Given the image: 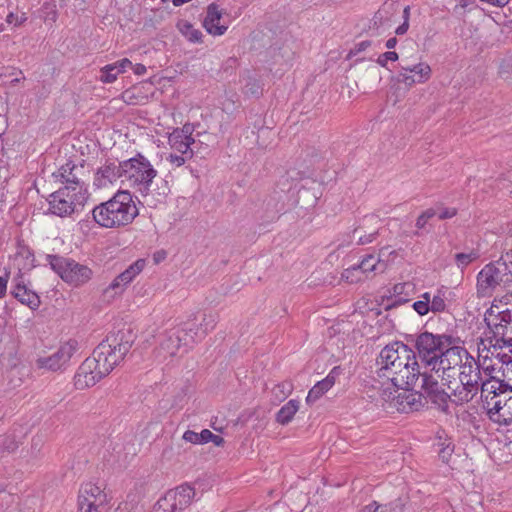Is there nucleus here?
Listing matches in <instances>:
<instances>
[{
    "instance_id": "1",
    "label": "nucleus",
    "mask_w": 512,
    "mask_h": 512,
    "mask_svg": "<svg viewBox=\"0 0 512 512\" xmlns=\"http://www.w3.org/2000/svg\"><path fill=\"white\" fill-rule=\"evenodd\" d=\"M136 340L133 329L122 324L113 329L79 366L75 376L76 389L83 390L94 386L124 360Z\"/></svg>"
},
{
    "instance_id": "2",
    "label": "nucleus",
    "mask_w": 512,
    "mask_h": 512,
    "mask_svg": "<svg viewBox=\"0 0 512 512\" xmlns=\"http://www.w3.org/2000/svg\"><path fill=\"white\" fill-rule=\"evenodd\" d=\"M132 194L119 190L106 202L100 203L92 210L94 221L103 228L118 229L131 224L138 216Z\"/></svg>"
},
{
    "instance_id": "3",
    "label": "nucleus",
    "mask_w": 512,
    "mask_h": 512,
    "mask_svg": "<svg viewBox=\"0 0 512 512\" xmlns=\"http://www.w3.org/2000/svg\"><path fill=\"white\" fill-rule=\"evenodd\" d=\"M410 361L417 366L416 352L408 345L400 342L389 344L381 350L376 360L378 376L391 381L395 376L394 372L403 369Z\"/></svg>"
},
{
    "instance_id": "4",
    "label": "nucleus",
    "mask_w": 512,
    "mask_h": 512,
    "mask_svg": "<svg viewBox=\"0 0 512 512\" xmlns=\"http://www.w3.org/2000/svg\"><path fill=\"white\" fill-rule=\"evenodd\" d=\"M512 283V270L504 261L498 260L486 264L477 275L478 297L491 296L498 286H509Z\"/></svg>"
},
{
    "instance_id": "5",
    "label": "nucleus",
    "mask_w": 512,
    "mask_h": 512,
    "mask_svg": "<svg viewBox=\"0 0 512 512\" xmlns=\"http://www.w3.org/2000/svg\"><path fill=\"white\" fill-rule=\"evenodd\" d=\"M124 179L132 186H138L143 195H148L153 180L157 176V170L150 161L142 154L137 153L134 157L124 161Z\"/></svg>"
},
{
    "instance_id": "6",
    "label": "nucleus",
    "mask_w": 512,
    "mask_h": 512,
    "mask_svg": "<svg viewBox=\"0 0 512 512\" xmlns=\"http://www.w3.org/2000/svg\"><path fill=\"white\" fill-rule=\"evenodd\" d=\"M452 344H454V338L451 335L433 334L428 331L420 333L414 340L417 355L427 367H431V370H435L437 365L436 356Z\"/></svg>"
},
{
    "instance_id": "7",
    "label": "nucleus",
    "mask_w": 512,
    "mask_h": 512,
    "mask_svg": "<svg viewBox=\"0 0 512 512\" xmlns=\"http://www.w3.org/2000/svg\"><path fill=\"white\" fill-rule=\"evenodd\" d=\"M46 260L51 269L57 273L60 278L75 287L81 286L88 282L92 276V270L75 260L60 255H46Z\"/></svg>"
},
{
    "instance_id": "8",
    "label": "nucleus",
    "mask_w": 512,
    "mask_h": 512,
    "mask_svg": "<svg viewBox=\"0 0 512 512\" xmlns=\"http://www.w3.org/2000/svg\"><path fill=\"white\" fill-rule=\"evenodd\" d=\"M484 321L494 340L502 341L507 349L512 348V306L501 311H495L492 306L486 311Z\"/></svg>"
},
{
    "instance_id": "9",
    "label": "nucleus",
    "mask_w": 512,
    "mask_h": 512,
    "mask_svg": "<svg viewBox=\"0 0 512 512\" xmlns=\"http://www.w3.org/2000/svg\"><path fill=\"white\" fill-rule=\"evenodd\" d=\"M77 187L65 185L50 195L49 210L52 214L64 217L74 212L77 204H82L85 195L76 192Z\"/></svg>"
},
{
    "instance_id": "10",
    "label": "nucleus",
    "mask_w": 512,
    "mask_h": 512,
    "mask_svg": "<svg viewBox=\"0 0 512 512\" xmlns=\"http://www.w3.org/2000/svg\"><path fill=\"white\" fill-rule=\"evenodd\" d=\"M78 350V342L75 339H69L61 344L56 352L49 356L38 357L35 361L37 369L51 372L63 371L67 368L72 356Z\"/></svg>"
},
{
    "instance_id": "11",
    "label": "nucleus",
    "mask_w": 512,
    "mask_h": 512,
    "mask_svg": "<svg viewBox=\"0 0 512 512\" xmlns=\"http://www.w3.org/2000/svg\"><path fill=\"white\" fill-rule=\"evenodd\" d=\"M195 497V489L188 483H184L166 492L159 499V507L168 509L170 512H182L187 508Z\"/></svg>"
},
{
    "instance_id": "12",
    "label": "nucleus",
    "mask_w": 512,
    "mask_h": 512,
    "mask_svg": "<svg viewBox=\"0 0 512 512\" xmlns=\"http://www.w3.org/2000/svg\"><path fill=\"white\" fill-rule=\"evenodd\" d=\"M417 389L423 391L424 394L435 404L446 405L450 396L442 389L438 380L429 372L424 371L419 378Z\"/></svg>"
},
{
    "instance_id": "13",
    "label": "nucleus",
    "mask_w": 512,
    "mask_h": 512,
    "mask_svg": "<svg viewBox=\"0 0 512 512\" xmlns=\"http://www.w3.org/2000/svg\"><path fill=\"white\" fill-rule=\"evenodd\" d=\"M187 334L183 333L180 328H171L160 337L159 341V352L169 356H175L179 350L184 351V342L190 341V338H186Z\"/></svg>"
},
{
    "instance_id": "14",
    "label": "nucleus",
    "mask_w": 512,
    "mask_h": 512,
    "mask_svg": "<svg viewBox=\"0 0 512 512\" xmlns=\"http://www.w3.org/2000/svg\"><path fill=\"white\" fill-rule=\"evenodd\" d=\"M419 368L418 363L415 366L410 362L407 366H403V369L395 371V376L391 379L392 385L406 391L416 390L422 373Z\"/></svg>"
},
{
    "instance_id": "15",
    "label": "nucleus",
    "mask_w": 512,
    "mask_h": 512,
    "mask_svg": "<svg viewBox=\"0 0 512 512\" xmlns=\"http://www.w3.org/2000/svg\"><path fill=\"white\" fill-rule=\"evenodd\" d=\"M144 266L145 260L138 259L135 261L125 271L114 278L110 285L104 290V294H108L111 291L114 292L112 296L121 294L125 287L143 270Z\"/></svg>"
},
{
    "instance_id": "16",
    "label": "nucleus",
    "mask_w": 512,
    "mask_h": 512,
    "mask_svg": "<svg viewBox=\"0 0 512 512\" xmlns=\"http://www.w3.org/2000/svg\"><path fill=\"white\" fill-rule=\"evenodd\" d=\"M340 367H334L329 374L318 381L308 392L306 397V403L308 405L314 404L320 397H322L329 389L335 384L336 378L340 375Z\"/></svg>"
},
{
    "instance_id": "17",
    "label": "nucleus",
    "mask_w": 512,
    "mask_h": 512,
    "mask_svg": "<svg viewBox=\"0 0 512 512\" xmlns=\"http://www.w3.org/2000/svg\"><path fill=\"white\" fill-rule=\"evenodd\" d=\"M221 17L222 10L219 9V6L216 3L209 4L203 20V27L209 34L221 36L227 31V26L219 24Z\"/></svg>"
},
{
    "instance_id": "18",
    "label": "nucleus",
    "mask_w": 512,
    "mask_h": 512,
    "mask_svg": "<svg viewBox=\"0 0 512 512\" xmlns=\"http://www.w3.org/2000/svg\"><path fill=\"white\" fill-rule=\"evenodd\" d=\"M282 196L275 191L274 195L268 196L266 199H264L262 204L263 212L259 213L258 219L261 220L264 223L273 222L278 218V214L283 209L284 205L281 203Z\"/></svg>"
},
{
    "instance_id": "19",
    "label": "nucleus",
    "mask_w": 512,
    "mask_h": 512,
    "mask_svg": "<svg viewBox=\"0 0 512 512\" xmlns=\"http://www.w3.org/2000/svg\"><path fill=\"white\" fill-rule=\"evenodd\" d=\"M379 262V259L375 255H366L358 265H354L350 268L345 269L344 272L342 273V278L349 283L358 282L361 280V278L354 277L355 272L360 271L363 274L373 272L377 270V265L379 264Z\"/></svg>"
},
{
    "instance_id": "20",
    "label": "nucleus",
    "mask_w": 512,
    "mask_h": 512,
    "mask_svg": "<svg viewBox=\"0 0 512 512\" xmlns=\"http://www.w3.org/2000/svg\"><path fill=\"white\" fill-rule=\"evenodd\" d=\"M413 284L410 282L397 283L393 286V296L387 299V304L384 309L389 311L393 308H396L402 304L409 302L410 299V291H413Z\"/></svg>"
},
{
    "instance_id": "21",
    "label": "nucleus",
    "mask_w": 512,
    "mask_h": 512,
    "mask_svg": "<svg viewBox=\"0 0 512 512\" xmlns=\"http://www.w3.org/2000/svg\"><path fill=\"white\" fill-rule=\"evenodd\" d=\"M11 294L22 304L30 309L36 310L40 306V297L38 294L21 282H18L11 291Z\"/></svg>"
},
{
    "instance_id": "22",
    "label": "nucleus",
    "mask_w": 512,
    "mask_h": 512,
    "mask_svg": "<svg viewBox=\"0 0 512 512\" xmlns=\"http://www.w3.org/2000/svg\"><path fill=\"white\" fill-rule=\"evenodd\" d=\"M124 161L116 164L115 162L107 161L105 165L98 169L96 173V180L99 181V186L105 183L102 180H106L110 183L116 181L118 178H124Z\"/></svg>"
},
{
    "instance_id": "23",
    "label": "nucleus",
    "mask_w": 512,
    "mask_h": 512,
    "mask_svg": "<svg viewBox=\"0 0 512 512\" xmlns=\"http://www.w3.org/2000/svg\"><path fill=\"white\" fill-rule=\"evenodd\" d=\"M77 166L72 163V161H68L64 165H62L57 173H54L53 176L57 178L61 183L65 185L77 187L76 192H82L83 183L80 182L77 177L75 170Z\"/></svg>"
},
{
    "instance_id": "24",
    "label": "nucleus",
    "mask_w": 512,
    "mask_h": 512,
    "mask_svg": "<svg viewBox=\"0 0 512 512\" xmlns=\"http://www.w3.org/2000/svg\"><path fill=\"white\" fill-rule=\"evenodd\" d=\"M493 339L492 336L489 337L490 345L488 347L485 345L483 348L478 347L479 354L489 355L491 361L496 360L499 366H504V357L502 358V356L511 355V352H509V349L506 348V344H503L502 341L495 340V343H492Z\"/></svg>"
},
{
    "instance_id": "25",
    "label": "nucleus",
    "mask_w": 512,
    "mask_h": 512,
    "mask_svg": "<svg viewBox=\"0 0 512 512\" xmlns=\"http://www.w3.org/2000/svg\"><path fill=\"white\" fill-rule=\"evenodd\" d=\"M510 391L509 388H505L504 390H500L499 393H494L493 395H485V399H483V406L487 410L489 417L492 415L493 417L497 416L498 411H502L503 409V400L508 399L507 391Z\"/></svg>"
},
{
    "instance_id": "26",
    "label": "nucleus",
    "mask_w": 512,
    "mask_h": 512,
    "mask_svg": "<svg viewBox=\"0 0 512 512\" xmlns=\"http://www.w3.org/2000/svg\"><path fill=\"white\" fill-rule=\"evenodd\" d=\"M477 372L474 373L473 379L467 378L461 382L462 390L459 392V399L462 402H469L478 391V386L482 381L479 366L476 367Z\"/></svg>"
},
{
    "instance_id": "27",
    "label": "nucleus",
    "mask_w": 512,
    "mask_h": 512,
    "mask_svg": "<svg viewBox=\"0 0 512 512\" xmlns=\"http://www.w3.org/2000/svg\"><path fill=\"white\" fill-rule=\"evenodd\" d=\"M178 328H180L183 333L187 334V336H185L186 338H190V341H183L184 352H187L188 348L205 337V331H201L198 324L195 322H185L182 326H178Z\"/></svg>"
},
{
    "instance_id": "28",
    "label": "nucleus",
    "mask_w": 512,
    "mask_h": 512,
    "mask_svg": "<svg viewBox=\"0 0 512 512\" xmlns=\"http://www.w3.org/2000/svg\"><path fill=\"white\" fill-rule=\"evenodd\" d=\"M506 384V379L504 377L503 379H499L495 375H489V379L481 381L482 399H485V395L491 396L494 393H499L500 390L509 388Z\"/></svg>"
},
{
    "instance_id": "29",
    "label": "nucleus",
    "mask_w": 512,
    "mask_h": 512,
    "mask_svg": "<svg viewBox=\"0 0 512 512\" xmlns=\"http://www.w3.org/2000/svg\"><path fill=\"white\" fill-rule=\"evenodd\" d=\"M168 141L172 149L192 158L193 150L191 148V142H189L185 136H181L179 132H172L169 135Z\"/></svg>"
},
{
    "instance_id": "30",
    "label": "nucleus",
    "mask_w": 512,
    "mask_h": 512,
    "mask_svg": "<svg viewBox=\"0 0 512 512\" xmlns=\"http://www.w3.org/2000/svg\"><path fill=\"white\" fill-rule=\"evenodd\" d=\"M245 84L242 92L245 96L251 98H260L263 94V83L260 79L248 74L245 78Z\"/></svg>"
},
{
    "instance_id": "31",
    "label": "nucleus",
    "mask_w": 512,
    "mask_h": 512,
    "mask_svg": "<svg viewBox=\"0 0 512 512\" xmlns=\"http://www.w3.org/2000/svg\"><path fill=\"white\" fill-rule=\"evenodd\" d=\"M176 27L188 41L192 43L202 42V32L199 29L194 28L189 21L181 19L177 22Z\"/></svg>"
},
{
    "instance_id": "32",
    "label": "nucleus",
    "mask_w": 512,
    "mask_h": 512,
    "mask_svg": "<svg viewBox=\"0 0 512 512\" xmlns=\"http://www.w3.org/2000/svg\"><path fill=\"white\" fill-rule=\"evenodd\" d=\"M402 71L415 75L419 83H424L431 77V68L427 63H417L414 65H400Z\"/></svg>"
},
{
    "instance_id": "33",
    "label": "nucleus",
    "mask_w": 512,
    "mask_h": 512,
    "mask_svg": "<svg viewBox=\"0 0 512 512\" xmlns=\"http://www.w3.org/2000/svg\"><path fill=\"white\" fill-rule=\"evenodd\" d=\"M299 409V401L289 400L276 414V421L282 425L288 424Z\"/></svg>"
},
{
    "instance_id": "34",
    "label": "nucleus",
    "mask_w": 512,
    "mask_h": 512,
    "mask_svg": "<svg viewBox=\"0 0 512 512\" xmlns=\"http://www.w3.org/2000/svg\"><path fill=\"white\" fill-rule=\"evenodd\" d=\"M480 253L476 249H472L468 253H457L454 256V261L456 266L463 271L468 265L472 262L479 259Z\"/></svg>"
},
{
    "instance_id": "35",
    "label": "nucleus",
    "mask_w": 512,
    "mask_h": 512,
    "mask_svg": "<svg viewBox=\"0 0 512 512\" xmlns=\"http://www.w3.org/2000/svg\"><path fill=\"white\" fill-rule=\"evenodd\" d=\"M444 357H447L451 365L457 366L462 362V354H465L468 357V352L465 348L460 346H454L453 344L445 347Z\"/></svg>"
},
{
    "instance_id": "36",
    "label": "nucleus",
    "mask_w": 512,
    "mask_h": 512,
    "mask_svg": "<svg viewBox=\"0 0 512 512\" xmlns=\"http://www.w3.org/2000/svg\"><path fill=\"white\" fill-rule=\"evenodd\" d=\"M83 495L89 498L91 501H95V504H100V502L103 503V500L101 499V488L92 483H87L81 488L78 502L80 501V498H82Z\"/></svg>"
},
{
    "instance_id": "37",
    "label": "nucleus",
    "mask_w": 512,
    "mask_h": 512,
    "mask_svg": "<svg viewBox=\"0 0 512 512\" xmlns=\"http://www.w3.org/2000/svg\"><path fill=\"white\" fill-rule=\"evenodd\" d=\"M80 512H107V508L102 502L95 504V501H91L86 496H82L79 501Z\"/></svg>"
},
{
    "instance_id": "38",
    "label": "nucleus",
    "mask_w": 512,
    "mask_h": 512,
    "mask_svg": "<svg viewBox=\"0 0 512 512\" xmlns=\"http://www.w3.org/2000/svg\"><path fill=\"white\" fill-rule=\"evenodd\" d=\"M437 215V210L435 208H429L425 211H423L416 219L415 226L417 227V231L413 233L415 236H420L421 233L419 230H422L425 228L426 224L430 219L435 217Z\"/></svg>"
},
{
    "instance_id": "39",
    "label": "nucleus",
    "mask_w": 512,
    "mask_h": 512,
    "mask_svg": "<svg viewBox=\"0 0 512 512\" xmlns=\"http://www.w3.org/2000/svg\"><path fill=\"white\" fill-rule=\"evenodd\" d=\"M446 310L445 303V291L443 289H438L437 293L431 300L430 303V311L433 313H441Z\"/></svg>"
},
{
    "instance_id": "40",
    "label": "nucleus",
    "mask_w": 512,
    "mask_h": 512,
    "mask_svg": "<svg viewBox=\"0 0 512 512\" xmlns=\"http://www.w3.org/2000/svg\"><path fill=\"white\" fill-rule=\"evenodd\" d=\"M509 352H511V355L503 356L505 365L499 366V371L506 379V386H509L510 391H512V347L509 348Z\"/></svg>"
},
{
    "instance_id": "41",
    "label": "nucleus",
    "mask_w": 512,
    "mask_h": 512,
    "mask_svg": "<svg viewBox=\"0 0 512 512\" xmlns=\"http://www.w3.org/2000/svg\"><path fill=\"white\" fill-rule=\"evenodd\" d=\"M208 432V429H203L200 433H197L192 430H187L183 434V439L186 442H190L192 444H206L208 443V438L205 437L204 434Z\"/></svg>"
},
{
    "instance_id": "42",
    "label": "nucleus",
    "mask_w": 512,
    "mask_h": 512,
    "mask_svg": "<svg viewBox=\"0 0 512 512\" xmlns=\"http://www.w3.org/2000/svg\"><path fill=\"white\" fill-rule=\"evenodd\" d=\"M479 358H481L482 361L480 364H476V367L481 366L486 375H488V376L494 375L495 371L500 372L498 362L491 361V357H489V355H484V354L480 353Z\"/></svg>"
},
{
    "instance_id": "43",
    "label": "nucleus",
    "mask_w": 512,
    "mask_h": 512,
    "mask_svg": "<svg viewBox=\"0 0 512 512\" xmlns=\"http://www.w3.org/2000/svg\"><path fill=\"white\" fill-rule=\"evenodd\" d=\"M318 197L315 193H311V190L305 187H301L297 193V201L303 202L308 206H315L317 203Z\"/></svg>"
},
{
    "instance_id": "44",
    "label": "nucleus",
    "mask_w": 512,
    "mask_h": 512,
    "mask_svg": "<svg viewBox=\"0 0 512 512\" xmlns=\"http://www.w3.org/2000/svg\"><path fill=\"white\" fill-rule=\"evenodd\" d=\"M292 391L293 384L289 381H285L274 387L273 394L279 401H283L291 394Z\"/></svg>"
},
{
    "instance_id": "45",
    "label": "nucleus",
    "mask_w": 512,
    "mask_h": 512,
    "mask_svg": "<svg viewBox=\"0 0 512 512\" xmlns=\"http://www.w3.org/2000/svg\"><path fill=\"white\" fill-rule=\"evenodd\" d=\"M57 10L54 4L45 3L40 9V18L44 20V22L53 23L57 19Z\"/></svg>"
},
{
    "instance_id": "46",
    "label": "nucleus",
    "mask_w": 512,
    "mask_h": 512,
    "mask_svg": "<svg viewBox=\"0 0 512 512\" xmlns=\"http://www.w3.org/2000/svg\"><path fill=\"white\" fill-rule=\"evenodd\" d=\"M116 67L113 64H108L100 69V81L103 83H113L117 79Z\"/></svg>"
},
{
    "instance_id": "47",
    "label": "nucleus",
    "mask_w": 512,
    "mask_h": 512,
    "mask_svg": "<svg viewBox=\"0 0 512 512\" xmlns=\"http://www.w3.org/2000/svg\"><path fill=\"white\" fill-rule=\"evenodd\" d=\"M218 322V315L217 314H205L203 317V320L200 324H198V327L201 331H205V336L207 333L211 330H213Z\"/></svg>"
},
{
    "instance_id": "48",
    "label": "nucleus",
    "mask_w": 512,
    "mask_h": 512,
    "mask_svg": "<svg viewBox=\"0 0 512 512\" xmlns=\"http://www.w3.org/2000/svg\"><path fill=\"white\" fill-rule=\"evenodd\" d=\"M392 80L398 83H404L407 87H411L414 84L419 83L415 75L402 70L395 77H393Z\"/></svg>"
},
{
    "instance_id": "49",
    "label": "nucleus",
    "mask_w": 512,
    "mask_h": 512,
    "mask_svg": "<svg viewBox=\"0 0 512 512\" xmlns=\"http://www.w3.org/2000/svg\"><path fill=\"white\" fill-rule=\"evenodd\" d=\"M19 447V444L14 436L9 435L4 437L1 440L0 448L2 451H6L8 453L15 452Z\"/></svg>"
},
{
    "instance_id": "50",
    "label": "nucleus",
    "mask_w": 512,
    "mask_h": 512,
    "mask_svg": "<svg viewBox=\"0 0 512 512\" xmlns=\"http://www.w3.org/2000/svg\"><path fill=\"white\" fill-rule=\"evenodd\" d=\"M386 21H388V13L384 9H379L371 20L370 28L378 30Z\"/></svg>"
},
{
    "instance_id": "51",
    "label": "nucleus",
    "mask_w": 512,
    "mask_h": 512,
    "mask_svg": "<svg viewBox=\"0 0 512 512\" xmlns=\"http://www.w3.org/2000/svg\"><path fill=\"white\" fill-rule=\"evenodd\" d=\"M399 59V55L395 51H387L380 54L376 60L377 64L381 67L387 68L388 61H397Z\"/></svg>"
},
{
    "instance_id": "52",
    "label": "nucleus",
    "mask_w": 512,
    "mask_h": 512,
    "mask_svg": "<svg viewBox=\"0 0 512 512\" xmlns=\"http://www.w3.org/2000/svg\"><path fill=\"white\" fill-rule=\"evenodd\" d=\"M444 354L445 351H442L438 356H436L437 365L434 370L436 373H438L440 370L444 373L446 370H450L453 367L448 358L443 356ZM430 371L432 372L433 370L430 369Z\"/></svg>"
},
{
    "instance_id": "53",
    "label": "nucleus",
    "mask_w": 512,
    "mask_h": 512,
    "mask_svg": "<svg viewBox=\"0 0 512 512\" xmlns=\"http://www.w3.org/2000/svg\"><path fill=\"white\" fill-rule=\"evenodd\" d=\"M404 507L405 502L400 497L389 502L388 504H383V508L389 510V512H403Z\"/></svg>"
},
{
    "instance_id": "54",
    "label": "nucleus",
    "mask_w": 512,
    "mask_h": 512,
    "mask_svg": "<svg viewBox=\"0 0 512 512\" xmlns=\"http://www.w3.org/2000/svg\"><path fill=\"white\" fill-rule=\"evenodd\" d=\"M476 371L473 368V365L471 363H465L461 366V371L459 374V380L460 382L466 381L467 378L473 379L474 373Z\"/></svg>"
},
{
    "instance_id": "55",
    "label": "nucleus",
    "mask_w": 512,
    "mask_h": 512,
    "mask_svg": "<svg viewBox=\"0 0 512 512\" xmlns=\"http://www.w3.org/2000/svg\"><path fill=\"white\" fill-rule=\"evenodd\" d=\"M289 52H291L290 49L286 48V47H274V46H271L269 48V53L271 54V56L274 58L275 62L278 61V57L284 59L285 57H289Z\"/></svg>"
},
{
    "instance_id": "56",
    "label": "nucleus",
    "mask_w": 512,
    "mask_h": 512,
    "mask_svg": "<svg viewBox=\"0 0 512 512\" xmlns=\"http://www.w3.org/2000/svg\"><path fill=\"white\" fill-rule=\"evenodd\" d=\"M292 185L293 181L287 174L282 175L276 184L277 188H279L282 193L289 192Z\"/></svg>"
},
{
    "instance_id": "57",
    "label": "nucleus",
    "mask_w": 512,
    "mask_h": 512,
    "mask_svg": "<svg viewBox=\"0 0 512 512\" xmlns=\"http://www.w3.org/2000/svg\"><path fill=\"white\" fill-rule=\"evenodd\" d=\"M27 20L26 14L21 13L20 15L10 12L6 16V22L8 24H14V26H20Z\"/></svg>"
},
{
    "instance_id": "58",
    "label": "nucleus",
    "mask_w": 512,
    "mask_h": 512,
    "mask_svg": "<svg viewBox=\"0 0 512 512\" xmlns=\"http://www.w3.org/2000/svg\"><path fill=\"white\" fill-rule=\"evenodd\" d=\"M437 210V215L440 220L450 219L454 217L457 214L456 208H443V207H437L435 208Z\"/></svg>"
},
{
    "instance_id": "59",
    "label": "nucleus",
    "mask_w": 512,
    "mask_h": 512,
    "mask_svg": "<svg viewBox=\"0 0 512 512\" xmlns=\"http://www.w3.org/2000/svg\"><path fill=\"white\" fill-rule=\"evenodd\" d=\"M371 41L370 40H364V41H361L360 43H357L355 44L354 48H352L348 54V58H350L351 56H354V55H357L358 53L362 52V51H365L367 48H369L371 46Z\"/></svg>"
},
{
    "instance_id": "60",
    "label": "nucleus",
    "mask_w": 512,
    "mask_h": 512,
    "mask_svg": "<svg viewBox=\"0 0 512 512\" xmlns=\"http://www.w3.org/2000/svg\"><path fill=\"white\" fill-rule=\"evenodd\" d=\"M412 308L420 315L424 316L428 314L430 311V305L427 302H423L422 300H418L413 303Z\"/></svg>"
},
{
    "instance_id": "61",
    "label": "nucleus",
    "mask_w": 512,
    "mask_h": 512,
    "mask_svg": "<svg viewBox=\"0 0 512 512\" xmlns=\"http://www.w3.org/2000/svg\"><path fill=\"white\" fill-rule=\"evenodd\" d=\"M204 436L208 438V442L214 443V445L217 447H222L225 443L224 438L213 434L210 430L208 433H205Z\"/></svg>"
},
{
    "instance_id": "62",
    "label": "nucleus",
    "mask_w": 512,
    "mask_h": 512,
    "mask_svg": "<svg viewBox=\"0 0 512 512\" xmlns=\"http://www.w3.org/2000/svg\"><path fill=\"white\" fill-rule=\"evenodd\" d=\"M171 163L176 164L177 166H182L187 159H190L188 155H177V154H170L167 158Z\"/></svg>"
},
{
    "instance_id": "63",
    "label": "nucleus",
    "mask_w": 512,
    "mask_h": 512,
    "mask_svg": "<svg viewBox=\"0 0 512 512\" xmlns=\"http://www.w3.org/2000/svg\"><path fill=\"white\" fill-rule=\"evenodd\" d=\"M377 235H378L377 231H375L373 233L365 234V235H360L359 238H358L357 244L358 245L369 244V243L373 242L376 239Z\"/></svg>"
},
{
    "instance_id": "64",
    "label": "nucleus",
    "mask_w": 512,
    "mask_h": 512,
    "mask_svg": "<svg viewBox=\"0 0 512 512\" xmlns=\"http://www.w3.org/2000/svg\"><path fill=\"white\" fill-rule=\"evenodd\" d=\"M114 67H116L117 72L121 73L125 71L126 67L132 66V62L128 58H123L115 63H113Z\"/></svg>"
}]
</instances>
